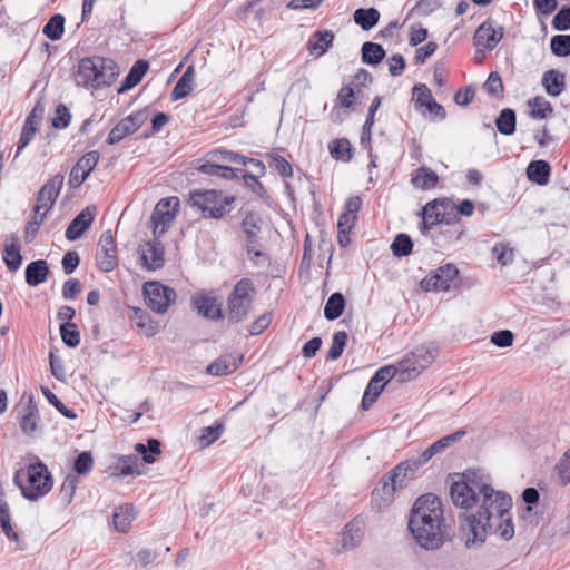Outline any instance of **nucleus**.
Instances as JSON below:
<instances>
[{
    "mask_svg": "<svg viewBox=\"0 0 570 570\" xmlns=\"http://www.w3.org/2000/svg\"><path fill=\"white\" fill-rule=\"evenodd\" d=\"M450 497L460 514V531L465 548L482 546L488 535L510 541L515 533L510 510L512 499L481 481L479 471L466 470L450 487Z\"/></svg>",
    "mask_w": 570,
    "mask_h": 570,
    "instance_id": "f257e3e1",
    "label": "nucleus"
},
{
    "mask_svg": "<svg viewBox=\"0 0 570 570\" xmlns=\"http://www.w3.org/2000/svg\"><path fill=\"white\" fill-rule=\"evenodd\" d=\"M407 528L415 542L426 551L438 550L451 540L441 499L433 493L422 494L414 501Z\"/></svg>",
    "mask_w": 570,
    "mask_h": 570,
    "instance_id": "f03ea898",
    "label": "nucleus"
},
{
    "mask_svg": "<svg viewBox=\"0 0 570 570\" xmlns=\"http://www.w3.org/2000/svg\"><path fill=\"white\" fill-rule=\"evenodd\" d=\"M14 484L21 490L23 498L37 501L50 492L53 485L52 475L47 465L37 458L26 469H19L13 476Z\"/></svg>",
    "mask_w": 570,
    "mask_h": 570,
    "instance_id": "7ed1b4c3",
    "label": "nucleus"
},
{
    "mask_svg": "<svg viewBox=\"0 0 570 570\" xmlns=\"http://www.w3.org/2000/svg\"><path fill=\"white\" fill-rule=\"evenodd\" d=\"M236 197L224 195L218 189H194L188 194L187 204L198 209L205 219L220 220L226 218L234 208Z\"/></svg>",
    "mask_w": 570,
    "mask_h": 570,
    "instance_id": "20e7f679",
    "label": "nucleus"
},
{
    "mask_svg": "<svg viewBox=\"0 0 570 570\" xmlns=\"http://www.w3.org/2000/svg\"><path fill=\"white\" fill-rule=\"evenodd\" d=\"M255 285L250 278L239 279L227 296V320L230 324L245 321L252 309Z\"/></svg>",
    "mask_w": 570,
    "mask_h": 570,
    "instance_id": "39448f33",
    "label": "nucleus"
},
{
    "mask_svg": "<svg viewBox=\"0 0 570 570\" xmlns=\"http://www.w3.org/2000/svg\"><path fill=\"white\" fill-rule=\"evenodd\" d=\"M460 285V271L456 265L446 263L431 271L420 283L424 292H449Z\"/></svg>",
    "mask_w": 570,
    "mask_h": 570,
    "instance_id": "423d86ee",
    "label": "nucleus"
},
{
    "mask_svg": "<svg viewBox=\"0 0 570 570\" xmlns=\"http://www.w3.org/2000/svg\"><path fill=\"white\" fill-rule=\"evenodd\" d=\"M144 295L147 306L158 314L166 313L177 297L174 288L157 281L145 283Z\"/></svg>",
    "mask_w": 570,
    "mask_h": 570,
    "instance_id": "0eeeda50",
    "label": "nucleus"
},
{
    "mask_svg": "<svg viewBox=\"0 0 570 570\" xmlns=\"http://www.w3.org/2000/svg\"><path fill=\"white\" fill-rule=\"evenodd\" d=\"M63 180V175L57 174L42 185L37 194L36 205L33 207L35 214H39L41 209H45L43 213L47 214L53 207L62 188Z\"/></svg>",
    "mask_w": 570,
    "mask_h": 570,
    "instance_id": "6e6552de",
    "label": "nucleus"
},
{
    "mask_svg": "<svg viewBox=\"0 0 570 570\" xmlns=\"http://www.w3.org/2000/svg\"><path fill=\"white\" fill-rule=\"evenodd\" d=\"M243 214L240 228L245 234V247L247 254H250L254 248L259 247V233L262 232L263 218L261 214L254 210H239Z\"/></svg>",
    "mask_w": 570,
    "mask_h": 570,
    "instance_id": "1a4fd4ad",
    "label": "nucleus"
},
{
    "mask_svg": "<svg viewBox=\"0 0 570 570\" xmlns=\"http://www.w3.org/2000/svg\"><path fill=\"white\" fill-rule=\"evenodd\" d=\"M98 245L100 247V254L97 255L98 268L109 273L118 266L116 239L110 229L100 235Z\"/></svg>",
    "mask_w": 570,
    "mask_h": 570,
    "instance_id": "9d476101",
    "label": "nucleus"
},
{
    "mask_svg": "<svg viewBox=\"0 0 570 570\" xmlns=\"http://www.w3.org/2000/svg\"><path fill=\"white\" fill-rule=\"evenodd\" d=\"M100 155L99 151L92 150L86 153L71 168L69 174L68 184L70 188L80 187L86 179L89 177L90 173L95 169L99 161Z\"/></svg>",
    "mask_w": 570,
    "mask_h": 570,
    "instance_id": "9b49d317",
    "label": "nucleus"
},
{
    "mask_svg": "<svg viewBox=\"0 0 570 570\" xmlns=\"http://www.w3.org/2000/svg\"><path fill=\"white\" fill-rule=\"evenodd\" d=\"M453 200L450 198H435L429 202L422 209L421 233L426 234L434 226L442 223L441 209L452 208Z\"/></svg>",
    "mask_w": 570,
    "mask_h": 570,
    "instance_id": "f8f14e48",
    "label": "nucleus"
},
{
    "mask_svg": "<svg viewBox=\"0 0 570 570\" xmlns=\"http://www.w3.org/2000/svg\"><path fill=\"white\" fill-rule=\"evenodd\" d=\"M191 307L198 315L209 321H219L224 317L222 303L213 295L195 294L191 297Z\"/></svg>",
    "mask_w": 570,
    "mask_h": 570,
    "instance_id": "ddd939ff",
    "label": "nucleus"
},
{
    "mask_svg": "<svg viewBox=\"0 0 570 570\" xmlns=\"http://www.w3.org/2000/svg\"><path fill=\"white\" fill-rule=\"evenodd\" d=\"M43 114H45L43 104L41 100H38L24 120L18 144H17L16 157L33 139V137L38 130L37 125L42 119Z\"/></svg>",
    "mask_w": 570,
    "mask_h": 570,
    "instance_id": "4468645a",
    "label": "nucleus"
},
{
    "mask_svg": "<svg viewBox=\"0 0 570 570\" xmlns=\"http://www.w3.org/2000/svg\"><path fill=\"white\" fill-rule=\"evenodd\" d=\"M142 266L148 271L161 268L165 265V247L160 238H155L140 246Z\"/></svg>",
    "mask_w": 570,
    "mask_h": 570,
    "instance_id": "2eb2a0df",
    "label": "nucleus"
},
{
    "mask_svg": "<svg viewBox=\"0 0 570 570\" xmlns=\"http://www.w3.org/2000/svg\"><path fill=\"white\" fill-rule=\"evenodd\" d=\"M95 212L96 207L87 206L75 216L69 223L65 234L69 242L79 239L85 232L90 228L95 219Z\"/></svg>",
    "mask_w": 570,
    "mask_h": 570,
    "instance_id": "dca6fc26",
    "label": "nucleus"
},
{
    "mask_svg": "<svg viewBox=\"0 0 570 570\" xmlns=\"http://www.w3.org/2000/svg\"><path fill=\"white\" fill-rule=\"evenodd\" d=\"M503 38V27L495 29L490 19L482 22L474 33V45L482 47L488 50H492L497 47L500 40Z\"/></svg>",
    "mask_w": 570,
    "mask_h": 570,
    "instance_id": "f3484780",
    "label": "nucleus"
},
{
    "mask_svg": "<svg viewBox=\"0 0 570 570\" xmlns=\"http://www.w3.org/2000/svg\"><path fill=\"white\" fill-rule=\"evenodd\" d=\"M39 422L40 415L38 405L33 396L30 394L22 413L19 412V425L24 434L31 436L37 430Z\"/></svg>",
    "mask_w": 570,
    "mask_h": 570,
    "instance_id": "a211bd4d",
    "label": "nucleus"
},
{
    "mask_svg": "<svg viewBox=\"0 0 570 570\" xmlns=\"http://www.w3.org/2000/svg\"><path fill=\"white\" fill-rule=\"evenodd\" d=\"M419 469H414L411 461L407 459L400 462L393 469L387 472V480L394 483L395 488L402 490L406 488L407 482L415 478V473Z\"/></svg>",
    "mask_w": 570,
    "mask_h": 570,
    "instance_id": "6ab92c4d",
    "label": "nucleus"
},
{
    "mask_svg": "<svg viewBox=\"0 0 570 570\" xmlns=\"http://www.w3.org/2000/svg\"><path fill=\"white\" fill-rule=\"evenodd\" d=\"M242 361L243 356L225 354L212 362L207 366L206 372L207 374L214 376L227 375L236 371Z\"/></svg>",
    "mask_w": 570,
    "mask_h": 570,
    "instance_id": "aec40b11",
    "label": "nucleus"
},
{
    "mask_svg": "<svg viewBox=\"0 0 570 570\" xmlns=\"http://www.w3.org/2000/svg\"><path fill=\"white\" fill-rule=\"evenodd\" d=\"M341 546L343 550H351L357 547L363 539V524L357 518L347 522L341 533Z\"/></svg>",
    "mask_w": 570,
    "mask_h": 570,
    "instance_id": "412c9836",
    "label": "nucleus"
},
{
    "mask_svg": "<svg viewBox=\"0 0 570 570\" xmlns=\"http://www.w3.org/2000/svg\"><path fill=\"white\" fill-rule=\"evenodd\" d=\"M119 73H75V82L83 85L86 88L94 90L109 87L115 81Z\"/></svg>",
    "mask_w": 570,
    "mask_h": 570,
    "instance_id": "4be33fe9",
    "label": "nucleus"
},
{
    "mask_svg": "<svg viewBox=\"0 0 570 570\" xmlns=\"http://www.w3.org/2000/svg\"><path fill=\"white\" fill-rule=\"evenodd\" d=\"M50 274L49 265L45 259L32 261L26 266L24 277L29 286L36 287L45 283Z\"/></svg>",
    "mask_w": 570,
    "mask_h": 570,
    "instance_id": "5701e85b",
    "label": "nucleus"
},
{
    "mask_svg": "<svg viewBox=\"0 0 570 570\" xmlns=\"http://www.w3.org/2000/svg\"><path fill=\"white\" fill-rule=\"evenodd\" d=\"M438 174L430 167L421 166L411 175V184L414 188L421 190L434 189L439 184Z\"/></svg>",
    "mask_w": 570,
    "mask_h": 570,
    "instance_id": "b1692460",
    "label": "nucleus"
},
{
    "mask_svg": "<svg viewBox=\"0 0 570 570\" xmlns=\"http://www.w3.org/2000/svg\"><path fill=\"white\" fill-rule=\"evenodd\" d=\"M10 244H4L2 250V259L10 272H16L22 264V256L20 254V242L17 235H10Z\"/></svg>",
    "mask_w": 570,
    "mask_h": 570,
    "instance_id": "393cba45",
    "label": "nucleus"
},
{
    "mask_svg": "<svg viewBox=\"0 0 570 570\" xmlns=\"http://www.w3.org/2000/svg\"><path fill=\"white\" fill-rule=\"evenodd\" d=\"M452 208L441 209L442 223L441 227L453 228L450 236V242H459L464 234V226L461 223V218L455 210V204L453 203Z\"/></svg>",
    "mask_w": 570,
    "mask_h": 570,
    "instance_id": "a878e982",
    "label": "nucleus"
},
{
    "mask_svg": "<svg viewBox=\"0 0 570 570\" xmlns=\"http://www.w3.org/2000/svg\"><path fill=\"white\" fill-rule=\"evenodd\" d=\"M197 170L206 176L219 177L226 180L238 179V171H243L240 168H233L227 165H216L207 160L199 165Z\"/></svg>",
    "mask_w": 570,
    "mask_h": 570,
    "instance_id": "bb28decb",
    "label": "nucleus"
},
{
    "mask_svg": "<svg viewBox=\"0 0 570 570\" xmlns=\"http://www.w3.org/2000/svg\"><path fill=\"white\" fill-rule=\"evenodd\" d=\"M525 171L530 181L544 186L549 183L551 167L546 160H532L529 163Z\"/></svg>",
    "mask_w": 570,
    "mask_h": 570,
    "instance_id": "cd10ccee",
    "label": "nucleus"
},
{
    "mask_svg": "<svg viewBox=\"0 0 570 570\" xmlns=\"http://www.w3.org/2000/svg\"><path fill=\"white\" fill-rule=\"evenodd\" d=\"M116 67L110 58L92 56L80 59L77 71H114Z\"/></svg>",
    "mask_w": 570,
    "mask_h": 570,
    "instance_id": "c85d7f7f",
    "label": "nucleus"
},
{
    "mask_svg": "<svg viewBox=\"0 0 570 570\" xmlns=\"http://www.w3.org/2000/svg\"><path fill=\"white\" fill-rule=\"evenodd\" d=\"M175 217L176 214L170 213V210H158L155 208L150 217L153 236L155 238H161L168 230Z\"/></svg>",
    "mask_w": 570,
    "mask_h": 570,
    "instance_id": "c756f323",
    "label": "nucleus"
},
{
    "mask_svg": "<svg viewBox=\"0 0 570 570\" xmlns=\"http://www.w3.org/2000/svg\"><path fill=\"white\" fill-rule=\"evenodd\" d=\"M334 33L330 30H318L308 40L307 47L312 55L322 56L332 46Z\"/></svg>",
    "mask_w": 570,
    "mask_h": 570,
    "instance_id": "7c9ffc66",
    "label": "nucleus"
},
{
    "mask_svg": "<svg viewBox=\"0 0 570 570\" xmlns=\"http://www.w3.org/2000/svg\"><path fill=\"white\" fill-rule=\"evenodd\" d=\"M416 362V358L410 352L404 355V357L397 364L394 365L399 373V382H409L419 376L421 370L417 368Z\"/></svg>",
    "mask_w": 570,
    "mask_h": 570,
    "instance_id": "2f4dec72",
    "label": "nucleus"
},
{
    "mask_svg": "<svg viewBox=\"0 0 570 570\" xmlns=\"http://www.w3.org/2000/svg\"><path fill=\"white\" fill-rule=\"evenodd\" d=\"M132 504L119 505L115 509L112 521L115 529L121 533L128 532L131 522L135 519Z\"/></svg>",
    "mask_w": 570,
    "mask_h": 570,
    "instance_id": "473e14b6",
    "label": "nucleus"
},
{
    "mask_svg": "<svg viewBox=\"0 0 570 570\" xmlns=\"http://www.w3.org/2000/svg\"><path fill=\"white\" fill-rule=\"evenodd\" d=\"M361 55L363 63L371 67H376L383 61L386 52L380 43L366 41L362 46Z\"/></svg>",
    "mask_w": 570,
    "mask_h": 570,
    "instance_id": "72a5a7b5",
    "label": "nucleus"
},
{
    "mask_svg": "<svg viewBox=\"0 0 570 570\" xmlns=\"http://www.w3.org/2000/svg\"><path fill=\"white\" fill-rule=\"evenodd\" d=\"M497 130L504 135L511 136L517 130V114L512 108H503L494 120Z\"/></svg>",
    "mask_w": 570,
    "mask_h": 570,
    "instance_id": "f704fd0d",
    "label": "nucleus"
},
{
    "mask_svg": "<svg viewBox=\"0 0 570 570\" xmlns=\"http://www.w3.org/2000/svg\"><path fill=\"white\" fill-rule=\"evenodd\" d=\"M354 22L363 30L368 31L374 28L380 20V12L376 8H360L353 13Z\"/></svg>",
    "mask_w": 570,
    "mask_h": 570,
    "instance_id": "c9c22d12",
    "label": "nucleus"
},
{
    "mask_svg": "<svg viewBox=\"0 0 570 570\" xmlns=\"http://www.w3.org/2000/svg\"><path fill=\"white\" fill-rule=\"evenodd\" d=\"M345 304V297L342 293L335 292L331 294L324 306V317L327 321L337 320L343 314Z\"/></svg>",
    "mask_w": 570,
    "mask_h": 570,
    "instance_id": "e433bc0d",
    "label": "nucleus"
},
{
    "mask_svg": "<svg viewBox=\"0 0 570 570\" xmlns=\"http://www.w3.org/2000/svg\"><path fill=\"white\" fill-rule=\"evenodd\" d=\"M527 105L530 108L529 116L532 119H547L553 114L552 105L541 96L529 99Z\"/></svg>",
    "mask_w": 570,
    "mask_h": 570,
    "instance_id": "4c0bfd02",
    "label": "nucleus"
},
{
    "mask_svg": "<svg viewBox=\"0 0 570 570\" xmlns=\"http://www.w3.org/2000/svg\"><path fill=\"white\" fill-rule=\"evenodd\" d=\"M134 449L138 454L141 455L142 461L146 464H153L156 461L155 455L161 453V443L156 438H149L146 444L136 443Z\"/></svg>",
    "mask_w": 570,
    "mask_h": 570,
    "instance_id": "58836bf2",
    "label": "nucleus"
},
{
    "mask_svg": "<svg viewBox=\"0 0 570 570\" xmlns=\"http://www.w3.org/2000/svg\"><path fill=\"white\" fill-rule=\"evenodd\" d=\"M328 151L332 158L341 161H350L353 157V147L348 139L336 138L328 145Z\"/></svg>",
    "mask_w": 570,
    "mask_h": 570,
    "instance_id": "ea45409f",
    "label": "nucleus"
},
{
    "mask_svg": "<svg viewBox=\"0 0 570 570\" xmlns=\"http://www.w3.org/2000/svg\"><path fill=\"white\" fill-rule=\"evenodd\" d=\"M131 320L136 323L137 327L144 331L147 336H154L158 332V324L155 323L150 315L140 307L132 308Z\"/></svg>",
    "mask_w": 570,
    "mask_h": 570,
    "instance_id": "a19ab883",
    "label": "nucleus"
},
{
    "mask_svg": "<svg viewBox=\"0 0 570 570\" xmlns=\"http://www.w3.org/2000/svg\"><path fill=\"white\" fill-rule=\"evenodd\" d=\"M397 491L394 483H391L390 480H387V473L383 474L380 479L377 485L372 491V503H376L379 499L385 501V503H389L393 494Z\"/></svg>",
    "mask_w": 570,
    "mask_h": 570,
    "instance_id": "79ce46f5",
    "label": "nucleus"
},
{
    "mask_svg": "<svg viewBox=\"0 0 570 570\" xmlns=\"http://www.w3.org/2000/svg\"><path fill=\"white\" fill-rule=\"evenodd\" d=\"M65 31V17L60 13H56L49 18L47 23L43 26V35L52 40H60Z\"/></svg>",
    "mask_w": 570,
    "mask_h": 570,
    "instance_id": "37998d69",
    "label": "nucleus"
},
{
    "mask_svg": "<svg viewBox=\"0 0 570 570\" xmlns=\"http://www.w3.org/2000/svg\"><path fill=\"white\" fill-rule=\"evenodd\" d=\"M195 73H183L171 91L173 101L186 98L195 88Z\"/></svg>",
    "mask_w": 570,
    "mask_h": 570,
    "instance_id": "c03bdc74",
    "label": "nucleus"
},
{
    "mask_svg": "<svg viewBox=\"0 0 570 570\" xmlns=\"http://www.w3.org/2000/svg\"><path fill=\"white\" fill-rule=\"evenodd\" d=\"M138 456L135 454L121 455L115 466L117 474L120 476L140 475L141 471L138 466Z\"/></svg>",
    "mask_w": 570,
    "mask_h": 570,
    "instance_id": "a18cd8bd",
    "label": "nucleus"
},
{
    "mask_svg": "<svg viewBox=\"0 0 570 570\" xmlns=\"http://www.w3.org/2000/svg\"><path fill=\"white\" fill-rule=\"evenodd\" d=\"M566 73H543L542 86L548 95L558 97L566 87Z\"/></svg>",
    "mask_w": 570,
    "mask_h": 570,
    "instance_id": "49530a36",
    "label": "nucleus"
},
{
    "mask_svg": "<svg viewBox=\"0 0 570 570\" xmlns=\"http://www.w3.org/2000/svg\"><path fill=\"white\" fill-rule=\"evenodd\" d=\"M390 248L395 257H406L413 250V240L409 234L399 233L394 237Z\"/></svg>",
    "mask_w": 570,
    "mask_h": 570,
    "instance_id": "de8ad7c7",
    "label": "nucleus"
},
{
    "mask_svg": "<svg viewBox=\"0 0 570 570\" xmlns=\"http://www.w3.org/2000/svg\"><path fill=\"white\" fill-rule=\"evenodd\" d=\"M78 483V475L72 473L66 475L60 488V501L63 505H69L72 502Z\"/></svg>",
    "mask_w": 570,
    "mask_h": 570,
    "instance_id": "09e8293b",
    "label": "nucleus"
},
{
    "mask_svg": "<svg viewBox=\"0 0 570 570\" xmlns=\"http://www.w3.org/2000/svg\"><path fill=\"white\" fill-rule=\"evenodd\" d=\"M41 392L43 396L47 399V401L66 419L69 420H76L78 417L77 413L72 410L66 406L60 399L51 392V390L47 386H41Z\"/></svg>",
    "mask_w": 570,
    "mask_h": 570,
    "instance_id": "8fccbe9b",
    "label": "nucleus"
},
{
    "mask_svg": "<svg viewBox=\"0 0 570 570\" xmlns=\"http://www.w3.org/2000/svg\"><path fill=\"white\" fill-rule=\"evenodd\" d=\"M135 132V127L130 126L126 118L121 119L109 132L106 142L116 145L124 138Z\"/></svg>",
    "mask_w": 570,
    "mask_h": 570,
    "instance_id": "3c124183",
    "label": "nucleus"
},
{
    "mask_svg": "<svg viewBox=\"0 0 570 570\" xmlns=\"http://www.w3.org/2000/svg\"><path fill=\"white\" fill-rule=\"evenodd\" d=\"M59 330L61 340L68 347L75 348L79 345L80 332L75 323L62 322Z\"/></svg>",
    "mask_w": 570,
    "mask_h": 570,
    "instance_id": "603ef678",
    "label": "nucleus"
},
{
    "mask_svg": "<svg viewBox=\"0 0 570 570\" xmlns=\"http://www.w3.org/2000/svg\"><path fill=\"white\" fill-rule=\"evenodd\" d=\"M347 342V333L345 331H337L332 337V344L327 352V360L335 361L343 354L344 347Z\"/></svg>",
    "mask_w": 570,
    "mask_h": 570,
    "instance_id": "864d4df0",
    "label": "nucleus"
},
{
    "mask_svg": "<svg viewBox=\"0 0 570 570\" xmlns=\"http://www.w3.org/2000/svg\"><path fill=\"white\" fill-rule=\"evenodd\" d=\"M223 432L224 425L222 423H215L214 425L202 429L199 435L200 446H209L222 436Z\"/></svg>",
    "mask_w": 570,
    "mask_h": 570,
    "instance_id": "5fc2aeb1",
    "label": "nucleus"
},
{
    "mask_svg": "<svg viewBox=\"0 0 570 570\" xmlns=\"http://www.w3.org/2000/svg\"><path fill=\"white\" fill-rule=\"evenodd\" d=\"M551 52L557 57L570 55V35H556L550 39Z\"/></svg>",
    "mask_w": 570,
    "mask_h": 570,
    "instance_id": "6e6d98bb",
    "label": "nucleus"
},
{
    "mask_svg": "<svg viewBox=\"0 0 570 570\" xmlns=\"http://www.w3.org/2000/svg\"><path fill=\"white\" fill-rule=\"evenodd\" d=\"M483 89L489 96L503 99L504 86L500 73H489L487 81L483 83Z\"/></svg>",
    "mask_w": 570,
    "mask_h": 570,
    "instance_id": "4d7b16f0",
    "label": "nucleus"
},
{
    "mask_svg": "<svg viewBox=\"0 0 570 570\" xmlns=\"http://www.w3.org/2000/svg\"><path fill=\"white\" fill-rule=\"evenodd\" d=\"M94 468V456L90 451L80 452L73 461V471L78 475H86Z\"/></svg>",
    "mask_w": 570,
    "mask_h": 570,
    "instance_id": "13d9d810",
    "label": "nucleus"
},
{
    "mask_svg": "<svg viewBox=\"0 0 570 570\" xmlns=\"http://www.w3.org/2000/svg\"><path fill=\"white\" fill-rule=\"evenodd\" d=\"M71 121V114L69 108L65 104H59L56 107L55 116L51 118V126L55 129L62 130L66 129Z\"/></svg>",
    "mask_w": 570,
    "mask_h": 570,
    "instance_id": "bf43d9fd",
    "label": "nucleus"
},
{
    "mask_svg": "<svg viewBox=\"0 0 570 570\" xmlns=\"http://www.w3.org/2000/svg\"><path fill=\"white\" fill-rule=\"evenodd\" d=\"M240 173L244 184L247 188H249L255 195H257L262 199H266L268 197L265 187L258 180L261 176L245 171L244 169Z\"/></svg>",
    "mask_w": 570,
    "mask_h": 570,
    "instance_id": "052dcab7",
    "label": "nucleus"
},
{
    "mask_svg": "<svg viewBox=\"0 0 570 570\" xmlns=\"http://www.w3.org/2000/svg\"><path fill=\"white\" fill-rule=\"evenodd\" d=\"M393 377L399 379V373L395 366L391 364L379 368L371 377L370 382H372V384L383 385L384 387Z\"/></svg>",
    "mask_w": 570,
    "mask_h": 570,
    "instance_id": "680f3d73",
    "label": "nucleus"
},
{
    "mask_svg": "<svg viewBox=\"0 0 570 570\" xmlns=\"http://www.w3.org/2000/svg\"><path fill=\"white\" fill-rule=\"evenodd\" d=\"M551 26L557 31L570 30V6H561L554 17Z\"/></svg>",
    "mask_w": 570,
    "mask_h": 570,
    "instance_id": "e2e57ef3",
    "label": "nucleus"
},
{
    "mask_svg": "<svg viewBox=\"0 0 570 570\" xmlns=\"http://www.w3.org/2000/svg\"><path fill=\"white\" fill-rule=\"evenodd\" d=\"M492 253L495 256L497 262L501 266H507L513 262L514 253L508 244L498 243L493 246Z\"/></svg>",
    "mask_w": 570,
    "mask_h": 570,
    "instance_id": "0e129e2a",
    "label": "nucleus"
},
{
    "mask_svg": "<svg viewBox=\"0 0 570 570\" xmlns=\"http://www.w3.org/2000/svg\"><path fill=\"white\" fill-rule=\"evenodd\" d=\"M382 391L383 385H376L368 382L361 401L362 410L367 411L376 402Z\"/></svg>",
    "mask_w": 570,
    "mask_h": 570,
    "instance_id": "69168bd1",
    "label": "nucleus"
},
{
    "mask_svg": "<svg viewBox=\"0 0 570 570\" xmlns=\"http://www.w3.org/2000/svg\"><path fill=\"white\" fill-rule=\"evenodd\" d=\"M556 471L562 485L570 483V449L567 450L556 464Z\"/></svg>",
    "mask_w": 570,
    "mask_h": 570,
    "instance_id": "338daca9",
    "label": "nucleus"
},
{
    "mask_svg": "<svg viewBox=\"0 0 570 570\" xmlns=\"http://www.w3.org/2000/svg\"><path fill=\"white\" fill-rule=\"evenodd\" d=\"M411 353L416 358L417 368L421 370V372L429 365H431L434 360V350H431L425 346L416 347Z\"/></svg>",
    "mask_w": 570,
    "mask_h": 570,
    "instance_id": "774afa93",
    "label": "nucleus"
}]
</instances>
